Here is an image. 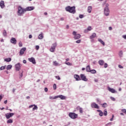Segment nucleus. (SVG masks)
<instances>
[{"instance_id":"1","label":"nucleus","mask_w":126,"mask_h":126,"mask_svg":"<svg viewBox=\"0 0 126 126\" xmlns=\"http://www.w3.org/2000/svg\"><path fill=\"white\" fill-rule=\"evenodd\" d=\"M65 10L66 11H67L68 12H69L70 13H72L73 14H74L76 11L75 10V6H67L65 7Z\"/></svg>"},{"instance_id":"2","label":"nucleus","mask_w":126,"mask_h":126,"mask_svg":"<svg viewBox=\"0 0 126 126\" xmlns=\"http://www.w3.org/2000/svg\"><path fill=\"white\" fill-rule=\"evenodd\" d=\"M18 15L21 16L22 14H24L25 12H26V10L25 8H22L21 6H19L18 7Z\"/></svg>"},{"instance_id":"3","label":"nucleus","mask_w":126,"mask_h":126,"mask_svg":"<svg viewBox=\"0 0 126 126\" xmlns=\"http://www.w3.org/2000/svg\"><path fill=\"white\" fill-rule=\"evenodd\" d=\"M72 34L74 35V39L75 40H78V39H80V37H81V35H80V34H77L75 31H73Z\"/></svg>"},{"instance_id":"4","label":"nucleus","mask_w":126,"mask_h":126,"mask_svg":"<svg viewBox=\"0 0 126 126\" xmlns=\"http://www.w3.org/2000/svg\"><path fill=\"white\" fill-rule=\"evenodd\" d=\"M69 117H70L71 119L74 120V119H77V117H78V115L74 113L70 112L69 113Z\"/></svg>"},{"instance_id":"5","label":"nucleus","mask_w":126,"mask_h":126,"mask_svg":"<svg viewBox=\"0 0 126 126\" xmlns=\"http://www.w3.org/2000/svg\"><path fill=\"white\" fill-rule=\"evenodd\" d=\"M57 47V42L53 43L51 46V48L50 49V52L52 53H54L55 52V50H56V48Z\"/></svg>"},{"instance_id":"6","label":"nucleus","mask_w":126,"mask_h":126,"mask_svg":"<svg viewBox=\"0 0 126 126\" xmlns=\"http://www.w3.org/2000/svg\"><path fill=\"white\" fill-rule=\"evenodd\" d=\"M80 77L81 78V80H83V81H88V79L86 78V76L84 74H81Z\"/></svg>"},{"instance_id":"7","label":"nucleus","mask_w":126,"mask_h":126,"mask_svg":"<svg viewBox=\"0 0 126 126\" xmlns=\"http://www.w3.org/2000/svg\"><path fill=\"white\" fill-rule=\"evenodd\" d=\"M5 116L6 117V118L8 120L9 119H10L12 117H13L14 116V113H8L5 114Z\"/></svg>"},{"instance_id":"8","label":"nucleus","mask_w":126,"mask_h":126,"mask_svg":"<svg viewBox=\"0 0 126 126\" xmlns=\"http://www.w3.org/2000/svg\"><path fill=\"white\" fill-rule=\"evenodd\" d=\"M104 13L105 16H109L110 14V10L109 9V8H104Z\"/></svg>"},{"instance_id":"9","label":"nucleus","mask_w":126,"mask_h":126,"mask_svg":"<svg viewBox=\"0 0 126 126\" xmlns=\"http://www.w3.org/2000/svg\"><path fill=\"white\" fill-rule=\"evenodd\" d=\"M91 108H94L95 109H100L99 105L95 102H93L91 104Z\"/></svg>"},{"instance_id":"10","label":"nucleus","mask_w":126,"mask_h":126,"mask_svg":"<svg viewBox=\"0 0 126 126\" xmlns=\"http://www.w3.org/2000/svg\"><path fill=\"white\" fill-rule=\"evenodd\" d=\"M21 64H20V63H18L17 64H16L15 66V68H16V70H17V71H19V70H20V69H21Z\"/></svg>"},{"instance_id":"11","label":"nucleus","mask_w":126,"mask_h":126,"mask_svg":"<svg viewBox=\"0 0 126 126\" xmlns=\"http://www.w3.org/2000/svg\"><path fill=\"white\" fill-rule=\"evenodd\" d=\"M28 60L30 63H32L33 64H36V60H35V58L32 57L31 58H29Z\"/></svg>"},{"instance_id":"12","label":"nucleus","mask_w":126,"mask_h":126,"mask_svg":"<svg viewBox=\"0 0 126 126\" xmlns=\"http://www.w3.org/2000/svg\"><path fill=\"white\" fill-rule=\"evenodd\" d=\"M26 9V11H31V10H34L35 9V7L34 6H28L27 7Z\"/></svg>"},{"instance_id":"13","label":"nucleus","mask_w":126,"mask_h":126,"mask_svg":"<svg viewBox=\"0 0 126 126\" xmlns=\"http://www.w3.org/2000/svg\"><path fill=\"white\" fill-rule=\"evenodd\" d=\"M10 42L13 45H16V43H17V40H16V38L12 37L10 40Z\"/></svg>"},{"instance_id":"14","label":"nucleus","mask_w":126,"mask_h":126,"mask_svg":"<svg viewBox=\"0 0 126 126\" xmlns=\"http://www.w3.org/2000/svg\"><path fill=\"white\" fill-rule=\"evenodd\" d=\"M25 51H26V47L22 48L20 51L19 55L22 56L24 54Z\"/></svg>"},{"instance_id":"15","label":"nucleus","mask_w":126,"mask_h":126,"mask_svg":"<svg viewBox=\"0 0 126 126\" xmlns=\"http://www.w3.org/2000/svg\"><path fill=\"white\" fill-rule=\"evenodd\" d=\"M56 98H60V99H61V100H65V99H66V97L62 94L57 95Z\"/></svg>"},{"instance_id":"16","label":"nucleus","mask_w":126,"mask_h":126,"mask_svg":"<svg viewBox=\"0 0 126 126\" xmlns=\"http://www.w3.org/2000/svg\"><path fill=\"white\" fill-rule=\"evenodd\" d=\"M74 77L76 79V81H79L81 80V79L80 78V76L78 74H75L74 75Z\"/></svg>"},{"instance_id":"17","label":"nucleus","mask_w":126,"mask_h":126,"mask_svg":"<svg viewBox=\"0 0 126 126\" xmlns=\"http://www.w3.org/2000/svg\"><path fill=\"white\" fill-rule=\"evenodd\" d=\"M0 6L2 9L5 7V5H4V1L1 0L0 1Z\"/></svg>"},{"instance_id":"18","label":"nucleus","mask_w":126,"mask_h":126,"mask_svg":"<svg viewBox=\"0 0 126 126\" xmlns=\"http://www.w3.org/2000/svg\"><path fill=\"white\" fill-rule=\"evenodd\" d=\"M108 90L109 92H111V93H116V91L115 89L110 88V87H108Z\"/></svg>"},{"instance_id":"19","label":"nucleus","mask_w":126,"mask_h":126,"mask_svg":"<svg viewBox=\"0 0 126 126\" xmlns=\"http://www.w3.org/2000/svg\"><path fill=\"white\" fill-rule=\"evenodd\" d=\"M76 110H77V111H79V113H80V114H82V113H83V109L80 107V106L77 107Z\"/></svg>"},{"instance_id":"20","label":"nucleus","mask_w":126,"mask_h":126,"mask_svg":"<svg viewBox=\"0 0 126 126\" xmlns=\"http://www.w3.org/2000/svg\"><path fill=\"white\" fill-rule=\"evenodd\" d=\"M86 70L87 72H90L91 68H90V65H88L86 68Z\"/></svg>"},{"instance_id":"21","label":"nucleus","mask_w":126,"mask_h":126,"mask_svg":"<svg viewBox=\"0 0 126 126\" xmlns=\"http://www.w3.org/2000/svg\"><path fill=\"white\" fill-rule=\"evenodd\" d=\"M91 11H92V6H89L88 7V12L91 13Z\"/></svg>"},{"instance_id":"22","label":"nucleus","mask_w":126,"mask_h":126,"mask_svg":"<svg viewBox=\"0 0 126 126\" xmlns=\"http://www.w3.org/2000/svg\"><path fill=\"white\" fill-rule=\"evenodd\" d=\"M97 112L99 113V115L100 116V117H103V115H104V114H103V112L101 111V110H97Z\"/></svg>"},{"instance_id":"23","label":"nucleus","mask_w":126,"mask_h":126,"mask_svg":"<svg viewBox=\"0 0 126 126\" xmlns=\"http://www.w3.org/2000/svg\"><path fill=\"white\" fill-rule=\"evenodd\" d=\"M98 63L99 65H104V61L102 60H100L98 61Z\"/></svg>"},{"instance_id":"24","label":"nucleus","mask_w":126,"mask_h":126,"mask_svg":"<svg viewBox=\"0 0 126 126\" xmlns=\"http://www.w3.org/2000/svg\"><path fill=\"white\" fill-rule=\"evenodd\" d=\"M4 61L7 63H9V62H11V59L10 58H5Z\"/></svg>"},{"instance_id":"25","label":"nucleus","mask_w":126,"mask_h":126,"mask_svg":"<svg viewBox=\"0 0 126 126\" xmlns=\"http://www.w3.org/2000/svg\"><path fill=\"white\" fill-rule=\"evenodd\" d=\"M98 42H100V43H101V44H102V45H103V46H104L105 42L103 40H102L101 39V38L98 39Z\"/></svg>"},{"instance_id":"26","label":"nucleus","mask_w":126,"mask_h":126,"mask_svg":"<svg viewBox=\"0 0 126 126\" xmlns=\"http://www.w3.org/2000/svg\"><path fill=\"white\" fill-rule=\"evenodd\" d=\"M12 68V65H8L6 67V69L7 70H9V69H11Z\"/></svg>"},{"instance_id":"27","label":"nucleus","mask_w":126,"mask_h":126,"mask_svg":"<svg viewBox=\"0 0 126 126\" xmlns=\"http://www.w3.org/2000/svg\"><path fill=\"white\" fill-rule=\"evenodd\" d=\"M101 106L102 108H107L108 107V105L107 104V103L104 102L102 104H101Z\"/></svg>"},{"instance_id":"28","label":"nucleus","mask_w":126,"mask_h":126,"mask_svg":"<svg viewBox=\"0 0 126 126\" xmlns=\"http://www.w3.org/2000/svg\"><path fill=\"white\" fill-rule=\"evenodd\" d=\"M123 51L121 50L120 51H119V56L120 58H123Z\"/></svg>"},{"instance_id":"29","label":"nucleus","mask_w":126,"mask_h":126,"mask_svg":"<svg viewBox=\"0 0 126 126\" xmlns=\"http://www.w3.org/2000/svg\"><path fill=\"white\" fill-rule=\"evenodd\" d=\"M95 37H96V34L94 33L92 35L90 36V39H93V38H95Z\"/></svg>"},{"instance_id":"30","label":"nucleus","mask_w":126,"mask_h":126,"mask_svg":"<svg viewBox=\"0 0 126 126\" xmlns=\"http://www.w3.org/2000/svg\"><path fill=\"white\" fill-rule=\"evenodd\" d=\"M13 123V120L12 119H9L7 121V124H12Z\"/></svg>"},{"instance_id":"31","label":"nucleus","mask_w":126,"mask_h":126,"mask_svg":"<svg viewBox=\"0 0 126 126\" xmlns=\"http://www.w3.org/2000/svg\"><path fill=\"white\" fill-rule=\"evenodd\" d=\"M33 107L32 108V111H35V110H38V106L37 105L33 104Z\"/></svg>"},{"instance_id":"32","label":"nucleus","mask_w":126,"mask_h":126,"mask_svg":"<svg viewBox=\"0 0 126 126\" xmlns=\"http://www.w3.org/2000/svg\"><path fill=\"white\" fill-rule=\"evenodd\" d=\"M103 115L104 116H107L108 115V112H107V109H104L103 112Z\"/></svg>"},{"instance_id":"33","label":"nucleus","mask_w":126,"mask_h":126,"mask_svg":"<svg viewBox=\"0 0 126 126\" xmlns=\"http://www.w3.org/2000/svg\"><path fill=\"white\" fill-rule=\"evenodd\" d=\"M5 67H6V65L1 66L0 67V70H3V69H5Z\"/></svg>"},{"instance_id":"34","label":"nucleus","mask_w":126,"mask_h":126,"mask_svg":"<svg viewBox=\"0 0 126 126\" xmlns=\"http://www.w3.org/2000/svg\"><path fill=\"white\" fill-rule=\"evenodd\" d=\"M90 72H91L92 73L94 74V73H96V70L93 69V70H91V71H90Z\"/></svg>"},{"instance_id":"35","label":"nucleus","mask_w":126,"mask_h":126,"mask_svg":"<svg viewBox=\"0 0 126 126\" xmlns=\"http://www.w3.org/2000/svg\"><path fill=\"white\" fill-rule=\"evenodd\" d=\"M49 99H57V96H49Z\"/></svg>"},{"instance_id":"36","label":"nucleus","mask_w":126,"mask_h":126,"mask_svg":"<svg viewBox=\"0 0 126 126\" xmlns=\"http://www.w3.org/2000/svg\"><path fill=\"white\" fill-rule=\"evenodd\" d=\"M7 34H6V31L4 30L3 32V35L5 37V36H6Z\"/></svg>"},{"instance_id":"37","label":"nucleus","mask_w":126,"mask_h":126,"mask_svg":"<svg viewBox=\"0 0 126 126\" xmlns=\"http://www.w3.org/2000/svg\"><path fill=\"white\" fill-rule=\"evenodd\" d=\"M44 37L43 36V34H39L38 36V39H43Z\"/></svg>"},{"instance_id":"38","label":"nucleus","mask_w":126,"mask_h":126,"mask_svg":"<svg viewBox=\"0 0 126 126\" xmlns=\"http://www.w3.org/2000/svg\"><path fill=\"white\" fill-rule=\"evenodd\" d=\"M54 65H55V66H58V64H59V63L57 61H55L53 62Z\"/></svg>"},{"instance_id":"39","label":"nucleus","mask_w":126,"mask_h":126,"mask_svg":"<svg viewBox=\"0 0 126 126\" xmlns=\"http://www.w3.org/2000/svg\"><path fill=\"white\" fill-rule=\"evenodd\" d=\"M79 18L82 19L84 17V15L83 14H80L79 16Z\"/></svg>"},{"instance_id":"40","label":"nucleus","mask_w":126,"mask_h":126,"mask_svg":"<svg viewBox=\"0 0 126 126\" xmlns=\"http://www.w3.org/2000/svg\"><path fill=\"white\" fill-rule=\"evenodd\" d=\"M87 29L88 31H91V30H92V28L91 27V26H89L88 27Z\"/></svg>"},{"instance_id":"41","label":"nucleus","mask_w":126,"mask_h":126,"mask_svg":"<svg viewBox=\"0 0 126 126\" xmlns=\"http://www.w3.org/2000/svg\"><path fill=\"white\" fill-rule=\"evenodd\" d=\"M81 42V40H80V39H79V40L76 41V43L77 44H80Z\"/></svg>"},{"instance_id":"42","label":"nucleus","mask_w":126,"mask_h":126,"mask_svg":"<svg viewBox=\"0 0 126 126\" xmlns=\"http://www.w3.org/2000/svg\"><path fill=\"white\" fill-rule=\"evenodd\" d=\"M39 48H40V46H39V45L35 46V50H36V51H38V50H39Z\"/></svg>"},{"instance_id":"43","label":"nucleus","mask_w":126,"mask_h":126,"mask_svg":"<svg viewBox=\"0 0 126 126\" xmlns=\"http://www.w3.org/2000/svg\"><path fill=\"white\" fill-rule=\"evenodd\" d=\"M53 88L54 90H56L57 89V85L56 84H54L53 85Z\"/></svg>"},{"instance_id":"44","label":"nucleus","mask_w":126,"mask_h":126,"mask_svg":"<svg viewBox=\"0 0 126 126\" xmlns=\"http://www.w3.org/2000/svg\"><path fill=\"white\" fill-rule=\"evenodd\" d=\"M113 124V123H112V122H109V123H107V124H106V126H111V125H112V124Z\"/></svg>"},{"instance_id":"45","label":"nucleus","mask_w":126,"mask_h":126,"mask_svg":"<svg viewBox=\"0 0 126 126\" xmlns=\"http://www.w3.org/2000/svg\"><path fill=\"white\" fill-rule=\"evenodd\" d=\"M22 76H23V72H22V73H21L20 74L19 78H22Z\"/></svg>"},{"instance_id":"46","label":"nucleus","mask_w":126,"mask_h":126,"mask_svg":"<svg viewBox=\"0 0 126 126\" xmlns=\"http://www.w3.org/2000/svg\"><path fill=\"white\" fill-rule=\"evenodd\" d=\"M89 31H88V29H85V30H84V33H88V32H89Z\"/></svg>"},{"instance_id":"47","label":"nucleus","mask_w":126,"mask_h":126,"mask_svg":"<svg viewBox=\"0 0 126 126\" xmlns=\"http://www.w3.org/2000/svg\"><path fill=\"white\" fill-rule=\"evenodd\" d=\"M56 78H57L58 80H61V77H60V76H56Z\"/></svg>"},{"instance_id":"48","label":"nucleus","mask_w":126,"mask_h":126,"mask_svg":"<svg viewBox=\"0 0 126 126\" xmlns=\"http://www.w3.org/2000/svg\"><path fill=\"white\" fill-rule=\"evenodd\" d=\"M110 99H111V100H112V101H116V98H115V97H110Z\"/></svg>"},{"instance_id":"49","label":"nucleus","mask_w":126,"mask_h":126,"mask_svg":"<svg viewBox=\"0 0 126 126\" xmlns=\"http://www.w3.org/2000/svg\"><path fill=\"white\" fill-rule=\"evenodd\" d=\"M104 67L105 68H107V67H108V64H107V63H105L104 64Z\"/></svg>"},{"instance_id":"50","label":"nucleus","mask_w":126,"mask_h":126,"mask_svg":"<svg viewBox=\"0 0 126 126\" xmlns=\"http://www.w3.org/2000/svg\"><path fill=\"white\" fill-rule=\"evenodd\" d=\"M122 112H123V113H125V114H126V109H122Z\"/></svg>"},{"instance_id":"51","label":"nucleus","mask_w":126,"mask_h":126,"mask_svg":"<svg viewBox=\"0 0 126 126\" xmlns=\"http://www.w3.org/2000/svg\"><path fill=\"white\" fill-rule=\"evenodd\" d=\"M22 46H23V45H22V42H20L19 43V46L20 47H22Z\"/></svg>"},{"instance_id":"52","label":"nucleus","mask_w":126,"mask_h":126,"mask_svg":"<svg viewBox=\"0 0 126 126\" xmlns=\"http://www.w3.org/2000/svg\"><path fill=\"white\" fill-rule=\"evenodd\" d=\"M65 64H67V65H71V63L69 62L65 63Z\"/></svg>"},{"instance_id":"53","label":"nucleus","mask_w":126,"mask_h":126,"mask_svg":"<svg viewBox=\"0 0 126 126\" xmlns=\"http://www.w3.org/2000/svg\"><path fill=\"white\" fill-rule=\"evenodd\" d=\"M105 8H109V4L108 3L106 4Z\"/></svg>"},{"instance_id":"54","label":"nucleus","mask_w":126,"mask_h":126,"mask_svg":"<svg viewBox=\"0 0 126 126\" xmlns=\"http://www.w3.org/2000/svg\"><path fill=\"white\" fill-rule=\"evenodd\" d=\"M122 37L125 39V40H126V35H123L122 36Z\"/></svg>"},{"instance_id":"55","label":"nucleus","mask_w":126,"mask_h":126,"mask_svg":"<svg viewBox=\"0 0 126 126\" xmlns=\"http://www.w3.org/2000/svg\"><path fill=\"white\" fill-rule=\"evenodd\" d=\"M118 67H119V68H124V67L122 66V65H119Z\"/></svg>"},{"instance_id":"56","label":"nucleus","mask_w":126,"mask_h":126,"mask_svg":"<svg viewBox=\"0 0 126 126\" xmlns=\"http://www.w3.org/2000/svg\"><path fill=\"white\" fill-rule=\"evenodd\" d=\"M33 107H34V104L30 105L29 107V108H33Z\"/></svg>"},{"instance_id":"57","label":"nucleus","mask_w":126,"mask_h":126,"mask_svg":"<svg viewBox=\"0 0 126 126\" xmlns=\"http://www.w3.org/2000/svg\"><path fill=\"white\" fill-rule=\"evenodd\" d=\"M60 20H61V21H63V20H64V18L63 17H62L61 18Z\"/></svg>"},{"instance_id":"58","label":"nucleus","mask_w":126,"mask_h":126,"mask_svg":"<svg viewBox=\"0 0 126 126\" xmlns=\"http://www.w3.org/2000/svg\"><path fill=\"white\" fill-rule=\"evenodd\" d=\"M44 91H45V92H48V89H47V88H45V89H44Z\"/></svg>"},{"instance_id":"59","label":"nucleus","mask_w":126,"mask_h":126,"mask_svg":"<svg viewBox=\"0 0 126 126\" xmlns=\"http://www.w3.org/2000/svg\"><path fill=\"white\" fill-rule=\"evenodd\" d=\"M23 63H27V62L26 61V60H24L23 61Z\"/></svg>"},{"instance_id":"60","label":"nucleus","mask_w":126,"mask_h":126,"mask_svg":"<svg viewBox=\"0 0 126 126\" xmlns=\"http://www.w3.org/2000/svg\"><path fill=\"white\" fill-rule=\"evenodd\" d=\"M1 99H2V96L1 95V94L0 95V101H1Z\"/></svg>"},{"instance_id":"61","label":"nucleus","mask_w":126,"mask_h":126,"mask_svg":"<svg viewBox=\"0 0 126 126\" xmlns=\"http://www.w3.org/2000/svg\"><path fill=\"white\" fill-rule=\"evenodd\" d=\"M112 29H113V28H112V27H109V30L111 31V30H112Z\"/></svg>"},{"instance_id":"62","label":"nucleus","mask_w":126,"mask_h":126,"mask_svg":"<svg viewBox=\"0 0 126 126\" xmlns=\"http://www.w3.org/2000/svg\"><path fill=\"white\" fill-rule=\"evenodd\" d=\"M29 38L30 39H31L32 38V35L31 34H30L29 36Z\"/></svg>"},{"instance_id":"63","label":"nucleus","mask_w":126,"mask_h":126,"mask_svg":"<svg viewBox=\"0 0 126 126\" xmlns=\"http://www.w3.org/2000/svg\"><path fill=\"white\" fill-rule=\"evenodd\" d=\"M98 79H94V82H98Z\"/></svg>"},{"instance_id":"64","label":"nucleus","mask_w":126,"mask_h":126,"mask_svg":"<svg viewBox=\"0 0 126 126\" xmlns=\"http://www.w3.org/2000/svg\"><path fill=\"white\" fill-rule=\"evenodd\" d=\"M4 103L5 104H7V100H5V101H4Z\"/></svg>"}]
</instances>
